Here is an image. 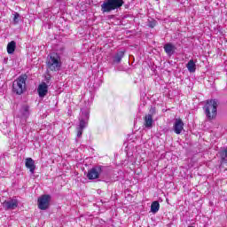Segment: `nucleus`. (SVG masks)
<instances>
[{"mask_svg": "<svg viewBox=\"0 0 227 227\" xmlns=\"http://www.w3.org/2000/svg\"><path fill=\"white\" fill-rule=\"evenodd\" d=\"M217 99H207L205 106H203V111L205 113L207 120L211 121V120H215L217 118Z\"/></svg>", "mask_w": 227, "mask_h": 227, "instance_id": "f257e3e1", "label": "nucleus"}, {"mask_svg": "<svg viewBox=\"0 0 227 227\" xmlns=\"http://www.w3.org/2000/svg\"><path fill=\"white\" fill-rule=\"evenodd\" d=\"M46 67L51 72H59L61 70V57L58 53L48 55Z\"/></svg>", "mask_w": 227, "mask_h": 227, "instance_id": "f03ea898", "label": "nucleus"}, {"mask_svg": "<svg viewBox=\"0 0 227 227\" xmlns=\"http://www.w3.org/2000/svg\"><path fill=\"white\" fill-rule=\"evenodd\" d=\"M124 3L123 0H106L101 4V12L103 13H109L114 12V10L121 8Z\"/></svg>", "mask_w": 227, "mask_h": 227, "instance_id": "7ed1b4c3", "label": "nucleus"}, {"mask_svg": "<svg viewBox=\"0 0 227 227\" xmlns=\"http://www.w3.org/2000/svg\"><path fill=\"white\" fill-rule=\"evenodd\" d=\"M100 176H107V167L98 165L90 168L87 173V178L89 180H97Z\"/></svg>", "mask_w": 227, "mask_h": 227, "instance_id": "20e7f679", "label": "nucleus"}, {"mask_svg": "<svg viewBox=\"0 0 227 227\" xmlns=\"http://www.w3.org/2000/svg\"><path fill=\"white\" fill-rule=\"evenodd\" d=\"M26 81H27V75L22 74L19 76L12 82V91L16 95H22L26 91Z\"/></svg>", "mask_w": 227, "mask_h": 227, "instance_id": "39448f33", "label": "nucleus"}, {"mask_svg": "<svg viewBox=\"0 0 227 227\" xmlns=\"http://www.w3.org/2000/svg\"><path fill=\"white\" fill-rule=\"evenodd\" d=\"M38 208L40 210H47L51 207V195L44 194L37 200Z\"/></svg>", "mask_w": 227, "mask_h": 227, "instance_id": "423d86ee", "label": "nucleus"}, {"mask_svg": "<svg viewBox=\"0 0 227 227\" xmlns=\"http://www.w3.org/2000/svg\"><path fill=\"white\" fill-rule=\"evenodd\" d=\"M19 207V201L17 200H9L4 201V208L6 210H15Z\"/></svg>", "mask_w": 227, "mask_h": 227, "instance_id": "0eeeda50", "label": "nucleus"}, {"mask_svg": "<svg viewBox=\"0 0 227 227\" xmlns=\"http://www.w3.org/2000/svg\"><path fill=\"white\" fill-rule=\"evenodd\" d=\"M38 91V95L41 98H43V97H45V95H47L48 91H49V85H47V83H45V82H43L37 89Z\"/></svg>", "mask_w": 227, "mask_h": 227, "instance_id": "6e6552de", "label": "nucleus"}, {"mask_svg": "<svg viewBox=\"0 0 227 227\" xmlns=\"http://www.w3.org/2000/svg\"><path fill=\"white\" fill-rule=\"evenodd\" d=\"M18 116L21 118V120H27V118H29V106L27 105L22 106Z\"/></svg>", "mask_w": 227, "mask_h": 227, "instance_id": "1a4fd4ad", "label": "nucleus"}, {"mask_svg": "<svg viewBox=\"0 0 227 227\" xmlns=\"http://www.w3.org/2000/svg\"><path fill=\"white\" fill-rule=\"evenodd\" d=\"M184 121L182 119H176L174 123V132L177 135L182 134V130H184Z\"/></svg>", "mask_w": 227, "mask_h": 227, "instance_id": "9d476101", "label": "nucleus"}, {"mask_svg": "<svg viewBox=\"0 0 227 227\" xmlns=\"http://www.w3.org/2000/svg\"><path fill=\"white\" fill-rule=\"evenodd\" d=\"M163 49L168 56H173L176 51V46L171 43H168L163 46Z\"/></svg>", "mask_w": 227, "mask_h": 227, "instance_id": "9b49d317", "label": "nucleus"}, {"mask_svg": "<svg viewBox=\"0 0 227 227\" xmlns=\"http://www.w3.org/2000/svg\"><path fill=\"white\" fill-rule=\"evenodd\" d=\"M25 166L27 169H29L32 175H35V169H36V166L35 165V160L33 158H27Z\"/></svg>", "mask_w": 227, "mask_h": 227, "instance_id": "f8f14e48", "label": "nucleus"}, {"mask_svg": "<svg viewBox=\"0 0 227 227\" xmlns=\"http://www.w3.org/2000/svg\"><path fill=\"white\" fill-rule=\"evenodd\" d=\"M144 125L145 129H152L153 127V116L152 114H146L145 116Z\"/></svg>", "mask_w": 227, "mask_h": 227, "instance_id": "ddd939ff", "label": "nucleus"}, {"mask_svg": "<svg viewBox=\"0 0 227 227\" xmlns=\"http://www.w3.org/2000/svg\"><path fill=\"white\" fill-rule=\"evenodd\" d=\"M124 57H125V51H118L117 53H115L113 59L114 65H118L121 63V59H123Z\"/></svg>", "mask_w": 227, "mask_h": 227, "instance_id": "4468645a", "label": "nucleus"}, {"mask_svg": "<svg viewBox=\"0 0 227 227\" xmlns=\"http://www.w3.org/2000/svg\"><path fill=\"white\" fill-rule=\"evenodd\" d=\"M15 49H17V43L15 41H12L7 44L8 54H13V52H15Z\"/></svg>", "mask_w": 227, "mask_h": 227, "instance_id": "2eb2a0df", "label": "nucleus"}, {"mask_svg": "<svg viewBox=\"0 0 227 227\" xmlns=\"http://www.w3.org/2000/svg\"><path fill=\"white\" fill-rule=\"evenodd\" d=\"M186 68L191 74H194V72H196V62L192 59L189 60L186 64Z\"/></svg>", "mask_w": 227, "mask_h": 227, "instance_id": "dca6fc26", "label": "nucleus"}, {"mask_svg": "<svg viewBox=\"0 0 227 227\" xmlns=\"http://www.w3.org/2000/svg\"><path fill=\"white\" fill-rule=\"evenodd\" d=\"M160 208V204H159V201H153L151 205V212L153 214H157Z\"/></svg>", "mask_w": 227, "mask_h": 227, "instance_id": "f3484780", "label": "nucleus"}, {"mask_svg": "<svg viewBox=\"0 0 227 227\" xmlns=\"http://www.w3.org/2000/svg\"><path fill=\"white\" fill-rule=\"evenodd\" d=\"M88 127V120L79 118V125L77 129L84 130Z\"/></svg>", "mask_w": 227, "mask_h": 227, "instance_id": "a211bd4d", "label": "nucleus"}, {"mask_svg": "<svg viewBox=\"0 0 227 227\" xmlns=\"http://www.w3.org/2000/svg\"><path fill=\"white\" fill-rule=\"evenodd\" d=\"M220 157L223 164H227V149H223L220 152Z\"/></svg>", "mask_w": 227, "mask_h": 227, "instance_id": "6ab92c4d", "label": "nucleus"}, {"mask_svg": "<svg viewBox=\"0 0 227 227\" xmlns=\"http://www.w3.org/2000/svg\"><path fill=\"white\" fill-rule=\"evenodd\" d=\"M82 112V115L80 116V118H82V120H90V112L88 110H84V109H81Z\"/></svg>", "mask_w": 227, "mask_h": 227, "instance_id": "aec40b11", "label": "nucleus"}, {"mask_svg": "<svg viewBox=\"0 0 227 227\" xmlns=\"http://www.w3.org/2000/svg\"><path fill=\"white\" fill-rule=\"evenodd\" d=\"M13 24H19L20 21V14L19 12H13Z\"/></svg>", "mask_w": 227, "mask_h": 227, "instance_id": "412c9836", "label": "nucleus"}, {"mask_svg": "<svg viewBox=\"0 0 227 227\" xmlns=\"http://www.w3.org/2000/svg\"><path fill=\"white\" fill-rule=\"evenodd\" d=\"M82 130L80 128H77V137H81L82 136Z\"/></svg>", "mask_w": 227, "mask_h": 227, "instance_id": "4be33fe9", "label": "nucleus"}, {"mask_svg": "<svg viewBox=\"0 0 227 227\" xmlns=\"http://www.w3.org/2000/svg\"><path fill=\"white\" fill-rule=\"evenodd\" d=\"M45 80H46L47 82H49L51 81V75L46 76Z\"/></svg>", "mask_w": 227, "mask_h": 227, "instance_id": "5701e85b", "label": "nucleus"}]
</instances>
